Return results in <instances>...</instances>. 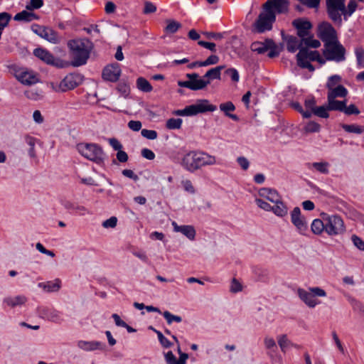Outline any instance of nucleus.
Segmentation results:
<instances>
[{"label":"nucleus","mask_w":364,"mask_h":364,"mask_svg":"<svg viewBox=\"0 0 364 364\" xmlns=\"http://www.w3.org/2000/svg\"><path fill=\"white\" fill-rule=\"evenodd\" d=\"M289 5V0H267L262 5L258 17L252 24V31L264 33L271 31L276 21V14L287 13Z\"/></svg>","instance_id":"1"},{"label":"nucleus","mask_w":364,"mask_h":364,"mask_svg":"<svg viewBox=\"0 0 364 364\" xmlns=\"http://www.w3.org/2000/svg\"><path fill=\"white\" fill-rule=\"evenodd\" d=\"M216 164H218L216 156L205 151H189L183 156L181 160V166L191 173L202 167Z\"/></svg>","instance_id":"2"},{"label":"nucleus","mask_w":364,"mask_h":364,"mask_svg":"<svg viewBox=\"0 0 364 364\" xmlns=\"http://www.w3.org/2000/svg\"><path fill=\"white\" fill-rule=\"evenodd\" d=\"M68 47L72 58V65L79 67L87 63L93 44L87 38H77L70 40L68 42Z\"/></svg>","instance_id":"3"},{"label":"nucleus","mask_w":364,"mask_h":364,"mask_svg":"<svg viewBox=\"0 0 364 364\" xmlns=\"http://www.w3.org/2000/svg\"><path fill=\"white\" fill-rule=\"evenodd\" d=\"M299 298L309 308H314L321 302L316 297H326V291L318 287H309L308 290L299 288L296 290Z\"/></svg>","instance_id":"4"},{"label":"nucleus","mask_w":364,"mask_h":364,"mask_svg":"<svg viewBox=\"0 0 364 364\" xmlns=\"http://www.w3.org/2000/svg\"><path fill=\"white\" fill-rule=\"evenodd\" d=\"M322 54L328 61L341 63L346 60V50L339 41H336L323 44Z\"/></svg>","instance_id":"5"},{"label":"nucleus","mask_w":364,"mask_h":364,"mask_svg":"<svg viewBox=\"0 0 364 364\" xmlns=\"http://www.w3.org/2000/svg\"><path fill=\"white\" fill-rule=\"evenodd\" d=\"M216 106L210 105L207 100H198L193 105L186 107L183 109L175 110L173 113L176 116H193L199 113L214 112Z\"/></svg>","instance_id":"6"},{"label":"nucleus","mask_w":364,"mask_h":364,"mask_svg":"<svg viewBox=\"0 0 364 364\" xmlns=\"http://www.w3.org/2000/svg\"><path fill=\"white\" fill-rule=\"evenodd\" d=\"M77 151L85 158L100 164L103 160L102 149L96 144L80 143L77 145Z\"/></svg>","instance_id":"7"},{"label":"nucleus","mask_w":364,"mask_h":364,"mask_svg":"<svg viewBox=\"0 0 364 364\" xmlns=\"http://www.w3.org/2000/svg\"><path fill=\"white\" fill-rule=\"evenodd\" d=\"M82 82V77L79 74L70 73L67 75L60 83L51 82L50 88L56 92H65L73 90Z\"/></svg>","instance_id":"8"},{"label":"nucleus","mask_w":364,"mask_h":364,"mask_svg":"<svg viewBox=\"0 0 364 364\" xmlns=\"http://www.w3.org/2000/svg\"><path fill=\"white\" fill-rule=\"evenodd\" d=\"M346 0H326V8L329 18L336 25H342L341 16L346 11Z\"/></svg>","instance_id":"9"},{"label":"nucleus","mask_w":364,"mask_h":364,"mask_svg":"<svg viewBox=\"0 0 364 364\" xmlns=\"http://www.w3.org/2000/svg\"><path fill=\"white\" fill-rule=\"evenodd\" d=\"M9 70L11 73L23 85H31L36 84L38 81L36 74L26 68L12 65L9 68Z\"/></svg>","instance_id":"10"},{"label":"nucleus","mask_w":364,"mask_h":364,"mask_svg":"<svg viewBox=\"0 0 364 364\" xmlns=\"http://www.w3.org/2000/svg\"><path fill=\"white\" fill-rule=\"evenodd\" d=\"M325 231L329 235L341 234L345 231L343 220L338 215L327 216L324 218Z\"/></svg>","instance_id":"11"},{"label":"nucleus","mask_w":364,"mask_h":364,"mask_svg":"<svg viewBox=\"0 0 364 364\" xmlns=\"http://www.w3.org/2000/svg\"><path fill=\"white\" fill-rule=\"evenodd\" d=\"M33 55L48 65H53L58 68L66 66V63L60 58H55L52 53L46 49L38 48L33 50Z\"/></svg>","instance_id":"12"},{"label":"nucleus","mask_w":364,"mask_h":364,"mask_svg":"<svg viewBox=\"0 0 364 364\" xmlns=\"http://www.w3.org/2000/svg\"><path fill=\"white\" fill-rule=\"evenodd\" d=\"M317 35L323 44L338 41L335 28L328 22H323L318 25Z\"/></svg>","instance_id":"13"},{"label":"nucleus","mask_w":364,"mask_h":364,"mask_svg":"<svg viewBox=\"0 0 364 364\" xmlns=\"http://www.w3.org/2000/svg\"><path fill=\"white\" fill-rule=\"evenodd\" d=\"M291 220L300 233L304 234L307 230V223L304 218L301 215V210L299 207H295L291 211Z\"/></svg>","instance_id":"14"},{"label":"nucleus","mask_w":364,"mask_h":364,"mask_svg":"<svg viewBox=\"0 0 364 364\" xmlns=\"http://www.w3.org/2000/svg\"><path fill=\"white\" fill-rule=\"evenodd\" d=\"M121 75V69L117 63L106 66L102 71V77L105 80L116 82Z\"/></svg>","instance_id":"15"},{"label":"nucleus","mask_w":364,"mask_h":364,"mask_svg":"<svg viewBox=\"0 0 364 364\" xmlns=\"http://www.w3.org/2000/svg\"><path fill=\"white\" fill-rule=\"evenodd\" d=\"M210 84V80H205L204 78H198L194 80L178 81V85L182 87H187L191 90H199L205 88Z\"/></svg>","instance_id":"16"},{"label":"nucleus","mask_w":364,"mask_h":364,"mask_svg":"<svg viewBox=\"0 0 364 364\" xmlns=\"http://www.w3.org/2000/svg\"><path fill=\"white\" fill-rule=\"evenodd\" d=\"M292 24L296 28L297 35L301 39L309 35V30L311 28V24L309 21L298 18L295 19Z\"/></svg>","instance_id":"17"},{"label":"nucleus","mask_w":364,"mask_h":364,"mask_svg":"<svg viewBox=\"0 0 364 364\" xmlns=\"http://www.w3.org/2000/svg\"><path fill=\"white\" fill-rule=\"evenodd\" d=\"M77 347L83 351H94L96 350H103L105 346L100 341H85L80 340L77 342Z\"/></svg>","instance_id":"18"},{"label":"nucleus","mask_w":364,"mask_h":364,"mask_svg":"<svg viewBox=\"0 0 364 364\" xmlns=\"http://www.w3.org/2000/svg\"><path fill=\"white\" fill-rule=\"evenodd\" d=\"M28 299L24 295L9 296L4 299L3 302L10 308L21 307L26 304Z\"/></svg>","instance_id":"19"},{"label":"nucleus","mask_w":364,"mask_h":364,"mask_svg":"<svg viewBox=\"0 0 364 364\" xmlns=\"http://www.w3.org/2000/svg\"><path fill=\"white\" fill-rule=\"evenodd\" d=\"M39 313L41 316L51 322L61 323L63 321L60 312L55 309L43 308L40 309Z\"/></svg>","instance_id":"20"},{"label":"nucleus","mask_w":364,"mask_h":364,"mask_svg":"<svg viewBox=\"0 0 364 364\" xmlns=\"http://www.w3.org/2000/svg\"><path fill=\"white\" fill-rule=\"evenodd\" d=\"M173 230L176 232H181L188 240H194L196 237V230L192 225H178V224L173 221L172 222Z\"/></svg>","instance_id":"21"},{"label":"nucleus","mask_w":364,"mask_h":364,"mask_svg":"<svg viewBox=\"0 0 364 364\" xmlns=\"http://www.w3.org/2000/svg\"><path fill=\"white\" fill-rule=\"evenodd\" d=\"M274 42L270 38H267L264 42L255 41L251 44L250 48L252 51L259 54L264 53L269 48H272Z\"/></svg>","instance_id":"22"},{"label":"nucleus","mask_w":364,"mask_h":364,"mask_svg":"<svg viewBox=\"0 0 364 364\" xmlns=\"http://www.w3.org/2000/svg\"><path fill=\"white\" fill-rule=\"evenodd\" d=\"M258 195L272 203L277 202L282 198L276 190L269 188H260L258 191Z\"/></svg>","instance_id":"23"},{"label":"nucleus","mask_w":364,"mask_h":364,"mask_svg":"<svg viewBox=\"0 0 364 364\" xmlns=\"http://www.w3.org/2000/svg\"><path fill=\"white\" fill-rule=\"evenodd\" d=\"M274 205L271 207V211L278 217L283 218L288 213V208L282 201V198L277 202L273 203Z\"/></svg>","instance_id":"24"},{"label":"nucleus","mask_w":364,"mask_h":364,"mask_svg":"<svg viewBox=\"0 0 364 364\" xmlns=\"http://www.w3.org/2000/svg\"><path fill=\"white\" fill-rule=\"evenodd\" d=\"M304 48L301 44V39L299 41L296 37L290 36L287 38V49L291 53H294L296 50Z\"/></svg>","instance_id":"25"},{"label":"nucleus","mask_w":364,"mask_h":364,"mask_svg":"<svg viewBox=\"0 0 364 364\" xmlns=\"http://www.w3.org/2000/svg\"><path fill=\"white\" fill-rule=\"evenodd\" d=\"M41 38L54 44L58 43L60 42V38L57 33L52 28L48 27L44 28Z\"/></svg>","instance_id":"26"},{"label":"nucleus","mask_w":364,"mask_h":364,"mask_svg":"<svg viewBox=\"0 0 364 364\" xmlns=\"http://www.w3.org/2000/svg\"><path fill=\"white\" fill-rule=\"evenodd\" d=\"M348 94L347 90L343 85H338L336 87L329 90L327 100L336 99L338 97H343Z\"/></svg>","instance_id":"27"},{"label":"nucleus","mask_w":364,"mask_h":364,"mask_svg":"<svg viewBox=\"0 0 364 364\" xmlns=\"http://www.w3.org/2000/svg\"><path fill=\"white\" fill-rule=\"evenodd\" d=\"M38 287L47 292L58 291L60 288V280L58 279L53 282L39 283Z\"/></svg>","instance_id":"28"},{"label":"nucleus","mask_w":364,"mask_h":364,"mask_svg":"<svg viewBox=\"0 0 364 364\" xmlns=\"http://www.w3.org/2000/svg\"><path fill=\"white\" fill-rule=\"evenodd\" d=\"M330 164L326 161L314 162L309 164V168H314L316 171L323 173L328 174L329 173Z\"/></svg>","instance_id":"29"},{"label":"nucleus","mask_w":364,"mask_h":364,"mask_svg":"<svg viewBox=\"0 0 364 364\" xmlns=\"http://www.w3.org/2000/svg\"><path fill=\"white\" fill-rule=\"evenodd\" d=\"M277 342H278V344L281 348V350L283 352V353H286L287 350L290 347V346H294L296 348H299L298 346L296 345H294V343H292L291 342V341H289L287 336V335L285 334H283V335H280L277 337Z\"/></svg>","instance_id":"30"},{"label":"nucleus","mask_w":364,"mask_h":364,"mask_svg":"<svg viewBox=\"0 0 364 364\" xmlns=\"http://www.w3.org/2000/svg\"><path fill=\"white\" fill-rule=\"evenodd\" d=\"M306 110L303 112V117L304 118H309L311 117L313 112H314L316 106V100L314 98H309L305 100L304 103Z\"/></svg>","instance_id":"31"},{"label":"nucleus","mask_w":364,"mask_h":364,"mask_svg":"<svg viewBox=\"0 0 364 364\" xmlns=\"http://www.w3.org/2000/svg\"><path fill=\"white\" fill-rule=\"evenodd\" d=\"M35 18H37L36 15L27 11H22L21 12L16 14L14 18L15 21L26 22H30Z\"/></svg>","instance_id":"32"},{"label":"nucleus","mask_w":364,"mask_h":364,"mask_svg":"<svg viewBox=\"0 0 364 364\" xmlns=\"http://www.w3.org/2000/svg\"><path fill=\"white\" fill-rule=\"evenodd\" d=\"M305 53L304 51L299 52L296 55L297 65L302 68H307L309 71H314V67L306 60H303Z\"/></svg>","instance_id":"33"},{"label":"nucleus","mask_w":364,"mask_h":364,"mask_svg":"<svg viewBox=\"0 0 364 364\" xmlns=\"http://www.w3.org/2000/svg\"><path fill=\"white\" fill-rule=\"evenodd\" d=\"M136 87L139 90L144 92H150L153 89L149 82L142 77L136 80Z\"/></svg>","instance_id":"34"},{"label":"nucleus","mask_w":364,"mask_h":364,"mask_svg":"<svg viewBox=\"0 0 364 364\" xmlns=\"http://www.w3.org/2000/svg\"><path fill=\"white\" fill-rule=\"evenodd\" d=\"M264 343L265 348L267 350H269V352L267 353V354L270 357H272L273 353L276 352L277 350V346L275 341L274 340V338L267 336L264 339Z\"/></svg>","instance_id":"35"},{"label":"nucleus","mask_w":364,"mask_h":364,"mask_svg":"<svg viewBox=\"0 0 364 364\" xmlns=\"http://www.w3.org/2000/svg\"><path fill=\"white\" fill-rule=\"evenodd\" d=\"M345 101H338L335 99L328 100V110H337L343 112L345 108Z\"/></svg>","instance_id":"36"},{"label":"nucleus","mask_w":364,"mask_h":364,"mask_svg":"<svg viewBox=\"0 0 364 364\" xmlns=\"http://www.w3.org/2000/svg\"><path fill=\"white\" fill-rule=\"evenodd\" d=\"M166 22L167 25L164 30L167 33H174L181 27L179 22L173 19H167Z\"/></svg>","instance_id":"37"},{"label":"nucleus","mask_w":364,"mask_h":364,"mask_svg":"<svg viewBox=\"0 0 364 364\" xmlns=\"http://www.w3.org/2000/svg\"><path fill=\"white\" fill-rule=\"evenodd\" d=\"M311 230L314 234L319 235L325 230V221L316 219L311 224Z\"/></svg>","instance_id":"38"},{"label":"nucleus","mask_w":364,"mask_h":364,"mask_svg":"<svg viewBox=\"0 0 364 364\" xmlns=\"http://www.w3.org/2000/svg\"><path fill=\"white\" fill-rule=\"evenodd\" d=\"M301 44L304 45L306 47H310L314 48H317L320 47L321 43L318 40L314 39L313 37L310 35L301 39Z\"/></svg>","instance_id":"39"},{"label":"nucleus","mask_w":364,"mask_h":364,"mask_svg":"<svg viewBox=\"0 0 364 364\" xmlns=\"http://www.w3.org/2000/svg\"><path fill=\"white\" fill-rule=\"evenodd\" d=\"M24 139H25L26 143L30 146V149L28 150V155L31 158H35L36 157V151H35L34 147H35L36 139H35L33 136L27 135L25 136Z\"/></svg>","instance_id":"40"},{"label":"nucleus","mask_w":364,"mask_h":364,"mask_svg":"<svg viewBox=\"0 0 364 364\" xmlns=\"http://www.w3.org/2000/svg\"><path fill=\"white\" fill-rule=\"evenodd\" d=\"M320 129V124L314 121L309 122L304 127V131L306 134L318 132Z\"/></svg>","instance_id":"41"},{"label":"nucleus","mask_w":364,"mask_h":364,"mask_svg":"<svg viewBox=\"0 0 364 364\" xmlns=\"http://www.w3.org/2000/svg\"><path fill=\"white\" fill-rule=\"evenodd\" d=\"M342 128L347 132L360 134L363 132V128L356 124H342Z\"/></svg>","instance_id":"42"},{"label":"nucleus","mask_w":364,"mask_h":364,"mask_svg":"<svg viewBox=\"0 0 364 364\" xmlns=\"http://www.w3.org/2000/svg\"><path fill=\"white\" fill-rule=\"evenodd\" d=\"M182 124V119L180 118H171L166 121V128L168 129H180Z\"/></svg>","instance_id":"43"},{"label":"nucleus","mask_w":364,"mask_h":364,"mask_svg":"<svg viewBox=\"0 0 364 364\" xmlns=\"http://www.w3.org/2000/svg\"><path fill=\"white\" fill-rule=\"evenodd\" d=\"M220 73H219V68H211L209 70L206 72V73L204 75L203 78H207V80H220Z\"/></svg>","instance_id":"44"},{"label":"nucleus","mask_w":364,"mask_h":364,"mask_svg":"<svg viewBox=\"0 0 364 364\" xmlns=\"http://www.w3.org/2000/svg\"><path fill=\"white\" fill-rule=\"evenodd\" d=\"M11 19V16L7 12L0 13V29L3 32V29L6 27Z\"/></svg>","instance_id":"45"},{"label":"nucleus","mask_w":364,"mask_h":364,"mask_svg":"<svg viewBox=\"0 0 364 364\" xmlns=\"http://www.w3.org/2000/svg\"><path fill=\"white\" fill-rule=\"evenodd\" d=\"M356 8V1L355 0H350L348 4L347 8H346V11H344V19L347 20V16H350L355 11Z\"/></svg>","instance_id":"46"},{"label":"nucleus","mask_w":364,"mask_h":364,"mask_svg":"<svg viewBox=\"0 0 364 364\" xmlns=\"http://www.w3.org/2000/svg\"><path fill=\"white\" fill-rule=\"evenodd\" d=\"M301 51H304V53H305L304 57H303V60H307V59H309L310 60H312V61H315L316 59V53H319L316 50H314V51L309 50V49L305 47L301 48V49L299 52H301Z\"/></svg>","instance_id":"47"},{"label":"nucleus","mask_w":364,"mask_h":364,"mask_svg":"<svg viewBox=\"0 0 364 364\" xmlns=\"http://www.w3.org/2000/svg\"><path fill=\"white\" fill-rule=\"evenodd\" d=\"M163 316L168 324L172 323L173 321L180 323L182 321V318L181 316L173 315L168 311H164L163 313Z\"/></svg>","instance_id":"48"},{"label":"nucleus","mask_w":364,"mask_h":364,"mask_svg":"<svg viewBox=\"0 0 364 364\" xmlns=\"http://www.w3.org/2000/svg\"><path fill=\"white\" fill-rule=\"evenodd\" d=\"M328 110V106L326 107L325 106L316 107L313 114L319 117L328 118L329 117Z\"/></svg>","instance_id":"49"},{"label":"nucleus","mask_w":364,"mask_h":364,"mask_svg":"<svg viewBox=\"0 0 364 364\" xmlns=\"http://www.w3.org/2000/svg\"><path fill=\"white\" fill-rule=\"evenodd\" d=\"M43 5V0H31L30 3L26 6V9L28 11L38 9Z\"/></svg>","instance_id":"50"},{"label":"nucleus","mask_w":364,"mask_h":364,"mask_svg":"<svg viewBox=\"0 0 364 364\" xmlns=\"http://www.w3.org/2000/svg\"><path fill=\"white\" fill-rule=\"evenodd\" d=\"M242 290V286L241 283L238 280H237L235 278H233L232 279V282L230 284V291L232 293H237V292L241 291Z\"/></svg>","instance_id":"51"},{"label":"nucleus","mask_w":364,"mask_h":364,"mask_svg":"<svg viewBox=\"0 0 364 364\" xmlns=\"http://www.w3.org/2000/svg\"><path fill=\"white\" fill-rule=\"evenodd\" d=\"M220 109L223 111L225 115L229 114V112H232L235 109V107L231 102H227L225 103H222L220 105Z\"/></svg>","instance_id":"52"},{"label":"nucleus","mask_w":364,"mask_h":364,"mask_svg":"<svg viewBox=\"0 0 364 364\" xmlns=\"http://www.w3.org/2000/svg\"><path fill=\"white\" fill-rule=\"evenodd\" d=\"M154 332L156 333L159 342L164 347L169 348L171 346L172 343L166 337H164L161 331L154 330Z\"/></svg>","instance_id":"53"},{"label":"nucleus","mask_w":364,"mask_h":364,"mask_svg":"<svg viewBox=\"0 0 364 364\" xmlns=\"http://www.w3.org/2000/svg\"><path fill=\"white\" fill-rule=\"evenodd\" d=\"M340 80L341 77L339 75H335L331 76L328 78V82L326 83V87L328 89V90H332V88H333Z\"/></svg>","instance_id":"54"},{"label":"nucleus","mask_w":364,"mask_h":364,"mask_svg":"<svg viewBox=\"0 0 364 364\" xmlns=\"http://www.w3.org/2000/svg\"><path fill=\"white\" fill-rule=\"evenodd\" d=\"M141 136L148 139H155L157 138V132L154 130L142 129L141 132Z\"/></svg>","instance_id":"55"},{"label":"nucleus","mask_w":364,"mask_h":364,"mask_svg":"<svg viewBox=\"0 0 364 364\" xmlns=\"http://www.w3.org/2000/svg\"><path fill=\"white\" fill-rule=\"evenodd\" d=\"M255 203L261 209L265 210V211H271V207L272 205L266 202L264 200L261 198H256Z\"/></svg>","instance_id":"56"},{"label":"nucleus","mask_w":364,"mask_h":364,"mask_svg":"<svg viewBox=\"0 0 364 364\" xmlns=\"http://www.w3.org/2000/svg\"><path fill=\"white\" fill-rule=\"evenodd\" d=\"M219 62L218 56L215 55H210L205 60L202 61L200 65L203 66H208L210 65L217 64Z\"/></svg>","instance_id":"57"},{"label":"nucleus","mask_w":364,"mask_h":364,"mask_svg":"<svg viewBox=\"0 0 364 364\" xmlns=\"http://www.w3.org/2000/svg\"><path fill=\"white\" fill-rule=\"evenodd\" d=\"M352 241L353 242V245L360 250L363 251L364 250V241L360 239L359 237L356 235H353Z\"/></svg>","instance_id":"58"},{"label":"nucleus","mask_w":364,"mask_h":364,"mask_svg":"<svg viewBox=\"0 0 364 364\" xmlns=\"http://www.w3.org/2000/svg\"><path fill=\"white\" fill-rule=\"evenodd\" d=\"M343 112L348 115L358 114L360 113L359 109L354 105H350L348 107H346L345 104V108Z\"/></svg>","instance_id":"59"},{"label":"nucleus","mask_w":364,"mask_h":364,"mask_svg":"<svg viewBox=\"0 0 364 364\" xmlns=\"http://www.w3.org/2000/svg\"><path fill=\"white\" fill-rule=\"evenodd\" d=\"M117 219L116 217H111L110 218L105 220L102 223V226L105 228H113L117 225Z\"/></svg>","instance_id":"60"},{"label":"nucleus","mask_w":364,"mask_h":364,"mask_svg":"<svg viewBox=\"0 0 364 364\" xmlns=\"http://www.w3.org/2000/svg\"><path fill=\"white\" fill-rule=\"evenodd\" d=\"M225 74L228 75L232 81L237 82L239 81V74L236 69L235 68H229L227 69L225 72Z\"/></svg>","instance_id":"61"},{"label":"nucleus","mask_w":364,"mask_h":364,"mask_svg":"<svg viewBox=\"0 0 364 364\" xmlns=\"http://www.w3.org/2000/svg\"><path fill=\"white\" fill-rule=\"evenodd\" d=\"M237 161L242 169L245 171L248 169L250 166V162L247 158L244 156H239L237 158Z\"/></svg>","instance_id":"62"},{"label":"nucleus","mask_w":364,"mask_h":364,"mask_svg":"<svg viewBox=\"0 0 364 364\" xmlns=\"http://www.w3.org/2000/svg\"><path fill=\"white\" fill-rule=\"evenodd\" d=\"M117 90L124 96L127 97L129 94L130 89L129 85L125 83H120L117 86Z\"/></svg>","instance_id":"63"},{"label":"nucleus","mask_w":364,"mask_h":364,"mask_svg":"<svg viewBox=\"0 0 364 364\" xmlns=\"http://www.w3.org/2000/svg\"><path fill=\"white\" fill-rule=\"evenodd\" d=\"M165 359L167 364H177L178 362L172 351H168L166 353Z\"/></svg>","instance_id":"64"}]
</instances>
